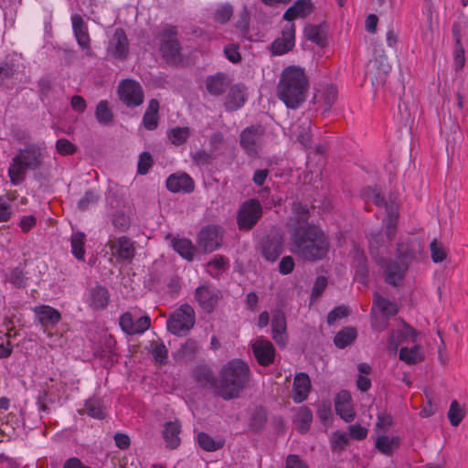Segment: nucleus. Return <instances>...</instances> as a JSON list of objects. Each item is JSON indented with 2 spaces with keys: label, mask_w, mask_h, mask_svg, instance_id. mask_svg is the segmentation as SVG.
Returning <instances> with one entry per match:
<instances>
[{
  "label": "nucleus",
  "mask_w": 468,
  "mask_h": 468,
  "mask_svg": "<svg viewBox=\"0 0 468 468\" xmlns=\"http://www.w3.org/2000/svg\"><path fill=\"white\" fill-rule=\"evenodd\" d=\"M292 251L304 261L315 262L326 258L330 241L325 232L315 224L290 233Z\"/></svg>",
  "instance_id": "1"
},
{
  "label": "nucleus",
  "mask_w": 468,
  "mask_h": 468,
  "mask_svg": "<svg viewBox=\"0 0 468 468\" xmlns=\"http://www.w3.org/2000/svg\"><path fill=\"white\" fill-rule=\"evenodd\" d=\"M308 89L309 80L304 69L288 66L281 74L277 94L287 108L295 110L305 101Z\"/></svg>",
  "instance_id": "2"
},
{
  "label": "nucleus",
  "mask_w": 468,
  "mask_h": 468,
  "mask_svg": "<svg viewBox=\"0 0 468 468\" xmlns=\"http://www.w3.org/2000/svg\"><path fill=\"white\" fill-rule=\"evenodd\" d=\"M250 367L240 359L229 361L220 370L218 394L229 400L237 398L250 379Z\"/></svg>",
  "instance_id": "3"
},
{
  "label": "nucleus",
  "mask_w": 468,
  "mask_h": 468,
  "mask_svg": "<svg viewBox=\"0 0 468 468\" xmlns=\"http://www.w3.org/2000/svg\"><path fill=\"white\" fill-rule=\"evenodd\" d=\"M41 162V150L37 144H29L19 149L12 158L7 171L11 184L20 185L25 180L27 171L37 169Z\"/></svg>",
  "instance_id": "4"
},
{
  "label": "nucleus",
  "mask_w": 468,
  "mask_h": 468,
  "mask_svg": "<svg viewBox=\"0 0 468 468\" xmlns=\"http://www.w3.org/2000/svg\"><path fill=\"white\" fill-rule=\"evenodd\" d=\"M411 262L410 256L399 255L396 259L381 258L379 265L383 271L385 282L394 287L402 284Z\"/></svg>",
  "instance_id": "5"
},
{
  "label": "nucleus",
  "mask_w": 468,
  "mask_h": 468,
  "mask_svg": "<svg viewBox=\"0 0 468 468\" xmlns=\"http://www.w3.org/2000/svg\"><path fill=\"white\" fill-rule=\"evenodd\" d=\"M195 322L196 314L193 307L183 304L170 314L166 321V328L176 336H185L193 328Z\"/></svg>",
  "instance_id": "6"
},
{
  "label": "nucleus",
  "mask_w": 468,
  "mask_h": 468,
  "mask_svg": "<svg viewBox=\"0 0 468 468\" xmlns=\"http://www.w3.org/2000/svg\"><path fill=\"white\" fill-rule=\"evenodd\" d=\"M176 35V27L172 25H165L159 34L160 51L167 62L176 63L179 60L181 47Z\"/></svg>",
  "instance_id": "7"
},
{
  "label": "nucleus",
  "mask_w": 468,
  "mask_h": 468,
  "mask_svg": "<svg viewBox=\"0 0 468 468\" xmlns=\"http://www.w3.org/2000/svg\"><path fill=\"white\" fill-rule=\"evenodd\" d=\"M262 216V207L256 198L243 202L238 211L237 224L240 230L251 229Z\"/></svg>",
  "instance_id": "8"
},
{
  "label": "nucleus",
  "mask_w": 468,
  "mask_h": 468,
  "mask_svg": "<svg viewBox=\"0 0 468 468\" xmlns=\"http://www.w3.org/2000/svg\"><path fill=\"white\" fill-rule=\"evenodd\" d=\"M264 129L261 125H252L244 129L239 135V144L250 157H257L263 144Z\"/></svg>",
  "instance_id": "9"
},
{
  "label": "nucleus",
  "mask_w": 468,
  "mask_h": 468,
  "mask_svg": "<svg viewBox=\"0 0 468 468\" xmlns=\"http://www.w3.org/2000/svg\"><path fill=\"white\" fill-rule=\"evenodd\" d=\"M120 100L127 107H137L144 101V91L139 82L127 79L120 82L118 87Z\"/></svg>",
  "instance_id": "10"
},
{
  "label": "nucleus",
  "mask_w": 468,
  "mask_h": 468,
  "mask_svg": "<svg viewBox=\"0 0 468 468\" xmlns=\"http://www.w3.org/2000/svg\"><path fill=\"white\" fill-rule=\"evenodd\" d=\"M221 228L218 226H206L198 233L197 242L205 252H213L218 250L221 245Z\"/></svg>",
  "instance_id": "11"
},
{
  "label": "nucleus",
  "mask_w": 468,
  "mask_h": 468,
  "mask_svg": "<svg viewBox=\"0 0 468 468\" xmlns=\"http://www.w3.org/2000/svg\"><path fill=\"white\" fill-rule=\"evenodd\" d=\"M195 299L200 308L207 314H211L218 302V291L208 283L199 285L195 291Z\"/></svg>",
  "instance_id": "12"
},
{
  "label": "nucleus",
  "mask_w": 468,
  "mask_h": 468,
  "mask_svg": "<svg viewBox=\"0 0 468 468\" xmlns=\"http://www.w3.org/2000/svg\"><path fill=\"white\" fill-rule=\"evenodd\" d=\"M70 19L73 35L76 38L78 45L81 48L82 50L86 52L88 56H90L92 51L90 47V37L87 23L84 21L83 17L79 14L72 15Z\"/></svg>",
  "instance_id": "13"
},
{
  "label": "nucleus",
  "mask_w": 468,
  "mask_h": 468,
  "mask_svg": "<svg viewBox=\"0 0 468 468\" xmlns=\"http://www.w3.org/2000/svg\"><path fill=\"white\" fill-rule=\"evenodd\" d=\"M251 349L261 366L268 367L274 362L275 348L271 341L259 337L252 343Z\"/></svg>",
  "instance_id": "14"
},
{
  "label": "nucleus",
  "mask_w": 468,
  "mask_h": 468,
  "mask_svg": "<svg viewBox=\"0 0 468 468\" xmlns=\"http://www.w3.org/2000/svg\"><path fill=\"white\" fill-rule=\"evenodd\" d=\"M310 211L307 205L294 201L292 205V212L288 219L291 232H296L299 229H305L308 225Z\"/></svg>",
  "instance_id": "15"
},
{
  "label": "nucleus",
  "mask_w": 468,
  "mask_h": 468,
  "mask_svg": "<svg viewBox=\"0 0 468 468\" xmlns=\"http://www.w3.org/2000/svg\"><path fill=\"white\" fill-rule=\"evenodd\" d=\"M166 187L172 193H191L194 191L195 184L186 173L173 174L166 179Z\"/></svg>",
  "instance_id": "16"
},
{
  "label": "nucleus",
  "mask_w": 468,
  "mask_h": 468,
  "mask_svg": "<svg viewBox=\"0 0 468 468\" xmlns=\"http://www.w3.org/2000/svg\"><path fill=\"white\" fill-rule=\"evenodd\" d=\"M335 409L337 415L346 422H351L355 419V410L351 404V395L346 390H341L335 399Z\"/></svg>",
  "instance_id": "17"
},
{
  "label": "nucleus",
  "mask_w": 468,
  "mask_h": 468,
  "mask_svg": "<svg viewBox=\"0 0 468 468\" xmlns=\"http://www.w3.org/2000/svg\"><path fill=\"white\" fill-rule=\"evenodd\" d=\"M312 388L311 379L306 373L300 372L294 376L292 384V400L302 403L307 399Z\"/></svg>",
  "instance_id": "18"
},
{
  "label": "nucleus",
  "mask_w": 468,
  "mask_h": 468,
  "mask_svg": "<svg viewBox=\"0 0 468 468\" xmlns=\"http://www.w3.org/2000/svg\"><path fill=\"white\" fill-rule=\"evenodd\" d=\"M80 415H87L92 419L102 420L107 416L106 407L102 400L96 396L84 400L83 408L78 410Z\"/></svg>",
  "instance_id": "19"
},
{
  "label": "nucleus",
  "mask_w": 468,
  "mask_h": 468,
  "mask_svg": "<svg viewBox=\"0 0 468 468\" xmlns=\"http://www.w3.org/2000/svg\"><path fill=\"white\" fill-rule=\"evenodd\" d=\"M247 88L244 84L237 83L230 87L225 107L227 111H237L243 107L247 101Z\"/></svg>",
  "instance_id": "20"
},
{
  "label": "nucleus",
  "mask_w": 468,
  "mask_h": 468,
  "mask_svg": "<svg viewBox=\"0 0 468 468\" xmlns=\"http://www.w3.org/2000/svg\"><path fill=\"white\" fill-rule=\"evenodd\" d=\"M283 251L282 237L268 236L261 243V254L268 261H275Z\"/></svg>",
  "instance_id": "21"
},
{
  "label": "nucleus",
  "mask_w": 468,
  "mask_h": 468,
  "mask_svg": "<svg viewBox=\"0 0 468 468\" xmlns=\"http://www.w3.org/2000/svg\"><path fill=\"white\" fill-rule=\"evenodd\" d=\"M89 305L96 311L104 310L110 303V292L106 287L96 284L89 290Z\"/></svg>",
  "instance_id": "22"
},
{
  "label": "nucleus",
  "mask_w": 468,
  "mask_h": 468,
  "mask_svg": "<svg viewBox=\"0 0 468 468\" xmlns=\"http://www.w3.org/2000/svg\"><path fill=\"white\" fill-rule=\"evenodd\" d=\"M205 82L208 93L212 96L218 97L225 93L230 80L227 74L218 72L215 75L208 76Z\"/></svg>",
  "instance_id": "23"
},
{
  "label": "nucleus",
  "mask_w": 468,
  "mask_h": 468,
  "mask_svg": "<svg viewBox=\"0 0 468 468\" xmlns=\"http://www.w3.org/2000/svg\"><path fill=\"white\" fill-rule=\"evenodd\" d=\"M113 255L122 261H131L135 254V248L133 241L127 237H120L112 245Z\"/></svg>",
  "instance_id": "24"
},
{
  "label": "nucleus",
  "mask_w": 468,
  "mask_h": 468,
  "mask_svg": "<svg viewBox=\"0 0 468 468\" xmlns=\"http://www.w3.org/2000/svg\"><path fill=\"white\" fill-rule=\"evenodd\" d=\"M112 54L115 58H123L127 56L129 50V42L123 29L117 28L113 34L109 47Z\"/></svg>",
  "instance_id": "25"
},
{
  "label": "nucleus",
  "mask_w": 468,
  "mask_h": 468,
  "mask_svg": "<svg viewBox=\"0 0 468 468\" xmlns=\"http://www.w3.org/2000/svg\"><path fill=\"white\" fill-rule=\"evenodd\" d=\"M286 318L283 313L276 312L271 319L272 339L280 346H285L287 342Z\"/></svg>",
  "instance_id": "26"
},
{
  "label": "nucleus",
  "mask_w": 468,
  "mask_h": 468,
  "mask_svg": "<svg viewBox=\"0 0 468 468\" xmlns=\"http://www.w3.org/2000/svg\"><path fill=\"white\" fill-rule=\"evenodd\" d=\"M35 314L43 327H53L61 320L60 313L49 305L36 307Z\"/></svg>",
  "instance_id": "27"
},
{
  "label": "nucleus",
  "mask_w": 468,
  "mask_h": 468,
  "mask_svg": "<svg viewBox=\"0 0 468 468\" xmlns=\"http://www.w3.org/2000/svg\"><path fill=\"white\" fill-rule=\"evenodd\" d=\"M181 423L177 420L168 421L165 424L162 433L166 447L176 449L180 445L181 439L179 435L181 433Z\"/></svg>",
  "instance_id": "28"
},
{
  "label": "nucleus",
  "mask_w": 468,
  "mask_h": 468,
  "mask_svg": "<svg viewBox=\"0 0 468 468\" xmlns=\"http://www.w3.org/2000/svg\"><path fill=\"white\" fill-rule=\"evenodd\" d=\"M312 10L313 4L311 0H297L285 11L283 18L291 22L296 18L307 16L311 14Z\"/></svg>",
  "instance_id": "29"
},
{
  "label": "nucleus",
  "mask_w": 468,
  "mask_h": 468,
  "mask_svg": "<svg viewBox=\"0 0 468 468\" xmlns=\"http://www.w3.org/2000/svg\"><path fill=\"white\" fill-rule=\"evenodd\" d=\"M159 101L156 99H152L149 101L148 107L143 116V124L148 131H154L157 128L159 122Z\"/></svg>",
  "instance_id": "30"
},
{
  "label": "nucleus",
  "mask_w": 468,
  "mask_h": 468,
  "mask_svg": "<svg viewBox=\"0 0 468 468\" xmlns=\"http://www.w3.org/2000/svg\"><path fill=\"white\" fill-rule=\"evenodd\" d=\"M171 245L182 258L188 261H193L196 248L190 239L176 237L171 240Z\"/></svg>",
  "instance_id": "31"
},
{
  "label": "nucleus",
  "mask_w": 468,
  "mask_h": 468,
  "mask_svg": "<svg viewBox=\"0 0 468 468\" xmlns=\"http://www.w3.org/2000/svg\"><path fill=\"white\" fill-rule=\"evenodd\" d=\"M400 439L399 436L380 435L376 439V449L384 455L390 456L394 451L399 448Z\"/></svg>",
  "instance_id": "32"
},
{
  "label": "nucleus",
  "mask_w": 468,
  "mask_h": 468,
  "mask_svg": "<svg viewBox=\"0 0 468 468\" xmlns=\"http://www.w3.org/2000/svg\"><path fill=\"white\" fill-rule=\"evenodd\" d=\"M373 305L377 306L386 318L393 317L399 313V306L395 302L384 298L377 292L374 294Z\"/></svg>",
  "instance_id": "33"
},
{
  "label": "nucleus",
  "mask_w": 468,
  "mask_h": 468,
  "mask_svg": "<svg viewBox=\"0 0 468 468\" xmlns=\"http://www.w3.org/2000/svg\"><path fill=\"white\" fill-rule=\"evenodd\" d=\"M312 421V410L306 406L300 407L294 418V423L296 424L297 431L301 433H306L310 429Z\"/></svg>",
  "instance_id": "34"
},
{
  "label": "nucleus",
  "mask_w": 468,
  "mask_h": 468,
  "mask_svg": "<svg viewBox=\"0 0 468 468\" xmlns=\"http://www.w3.org/2000/svg\"><path fill=\"white\" fill-rule=\"evenodd\" d=\"M197 441L200 448L206 452H216L221 449L225 444V440H214L209 434L204 431L197 433Z\"/></svg>",
  "instance_id": "35"
},
{
  "label": "nucleus",
  "mask_w": 468,
  "mask_h": 468,
  "mask_svg": "<svg viewBox=\"0 0 468 468\" xmlns=\"http://www.w3.org/2000/svg\"><path fill=\"white\" fill-rule=\"evenodd\" d=\"M311 122L303 121L301 124H294L292 127V133L296 140L304 147H308L311 143Z\"/></svg>",
  "instance_id": "36"
},
{
  "label": "nucleus",
  "mask_w": 468,
  "mask_h": 468,
  "mask_svg": "<svg viewBox=\"0 0 468 468\" xmlns=\"http://www.w3.org/2000/svg\"><path fill=\"white\" fill-rule=\"evenodd\" d=\"M85 238L83 232H74L70 238L71 253L78 261L85 260Z\"/></svg>",
  "instance_id": "37"
},
{
  "label": "nucleus",
  "mask_w": 468,
  "mask_h": 468,
  "mask_svg": "<svg viewBox=\"0 0 468 468\" xmlns=\"http://www.w3.org/2000/svg\"><path fill=\"white\" fill-rule=\"evenodd\" d=\"M356 335L355 328L346 327L335 335L334 343L338 348H345L356 338Z\"/></svg>",
  "instance_id": "38"
},
{
  "label": "nucleus",
  "mask_w": 468,
  "mask_h": 468,
  "mask_svg": "<svg viewBox=\"0 0 468 468\" xmlns=\"http://www.w3.org/2000/svg\"><path fill=\"white\" fill-rule=\"evenodd\" d=\"M423 358L420 347L417 345L410 348L402 347L399 351V359L408 365H414Z\"/></svg>",
  "instance_id": "39"
},
{
  "label": "nucleus",
  "mask_w": 468,
  "mask_h": 468,
  "mask_svg": "<svg viewBox=\"0 0 468 468\" xmlns=\"http://www.w3.org/2000/svg\"><path fill=\"white\" fill-rule=\"evenodd\" d=\"M294 43L292 37H278L271 44V53L275 56H282L292 49Z\"/></svg>",
  "instance_id": "40"
},
{
  "label": "nucleus",
  "mask_w": 468,
  "mask_h": 468,
  "mask_svg": "<svg viewBox=\"0 0 468 468\" xmlns=\"http://www.w3.org/2000/svg\"><path fill=\"white\" fill-rule=\"evenodd\" d=\"M95 117L101 124H109L112 122L113 114L109 108L107 101H101L95 109Z\"/></svg>",
  "instance_id": "41"
},
{
  "label": "nucleus",
  "mask_w": 468,
  "mask_h": 468,
  "mask_svg": "<svg viewBox=\"0 0 468 468\" xmlns=\"http://www.w3.org/2000/svg\"><path fill=\"white\" fill-rule=\"evenodd\" d=\"M398 212L393 207H387V217L385 219L386 235L391 240L396 233Z\"/></svg>",
  "instance_id": "42"
},
{
  "label": "nucleus",
  "mask_w": 468,
  "mask_h": 468,
  "mask_svg": "<svg viewBox=\"0 0 468 468\" xmlns=\"http://www.w3.org/2000/svg\"><path fill=\"white\" fill-rule=\"evenodd\" d=\"M189 135L190 130L188 127H176L167 133V136L174 145L183 144Z\"/></svg>",
  "instance_id": "43"
},
{
  "label": "nucleus",
  "mask_w": 468,
  "mask_h": 468,
  "mask_svg": "<svg viewBox=\"0 0 468 468\" xmlns=\"http://www.w3.org/2000/svg\"><path fill=\"white\" fill-rule=\"evenodd\" d=\"M7 280L14 287L24 288L27 285V277L22 268L16 267L10 270Z\"/></svg>",
  "instance_id": "44"
},
{
  "label": "nucleus",
  "mask_w": 468,
  "mask_h": 468,
  "mask_svg": "<svg viewBox=\"0 0 468 468\" xmlns=\"http://www.w3.org/2000/svg\"><path fill=\"white\" fill-rule=\"evenodd\" d=\"M267 421V414L264 409H256L250 420V428L253 431H260L263 429Z\"/></svg>",
  "instance_id": "45"
},
{
  "label": "nucleus",
  "mask_w": 468,
  "mask_h": 468,
  "mask_svg": "<svg viewBox=\"0 0 468 468\" xmlns=\"http://www.w3.org/2000/svg\"><path fill=\"white\" fill-rule=\"evenodd\" d=\"M448 418L454 427L458 426L464 418V411L456 400L452 401L450 405Z\"/></svg>",
  "instance_id": "46"
},
{
  "label": "nucleus",
  "mask_w": 468,
  "mask_h": 468,
  "mask_svg": "<svg viewBox=\"0 0 468 468\" xmlns=\"http://www.w3.org/2000/svg\"><path fill=\"white\" fill-rule=\"evenodd\" d=\"M430 248H431V260L438 263V262H441L443 261L445 259H446V251L443 248V246L441 245V242H439L437 239H433L431 244H430Z\"/></svg>",
  "instance_id": "47"
},
{
  "label": "nucleus",
  "mask_w": 468,
  "mask_h": 468,
  "mask_svg": "<svg viewBox=\"0 0 468 468\" xmlns=\"http://www.w3.org/2000/svg\"><path fill=\"white\" fill-rule=\"evenodd\" d=\"M151 353L156 362L164 363L167 358L168 350L164 343L154 342L151 346Z\"/></svg>",
  "instance_id": "48"
},
{
  "label": "nucleus",
  "mask_w": 468,
  "mask_h": 468,
  "mask_svg": "<svg viewBox=\"0 0 468 468\" xmlns=\"http://www.w3.org/2000/svg\"><path fill=\"white\" fill-rule=\"evenodd\" d=\"M154 164L152 155L148 152H143L139 156L137 173L146 175Z\"/></svg>",
  "instance_id": "49"
},
{
  "label": "nucleus",
  "mask_w": 468,
  "mask_h": 468,
  "mask_svg": "<svg viewBox=\"0 0 468 468\" xmlns=\"http://www.w3.org/2000/svg\"><path fill=\"white\" fill-rule=\"evenodd\" d=\"M56 149L61 155L73 154L77 151V147L66 138L58 139L56 142Z\"/></svg>",
  "instance_id": "50"
},
{
  "label": "nucleus",
  "mask_w": 468,
  "mask_h": 468,
  "mask_svg": "<svg viewBox=\"0 0 468 468\" xmlns=\"http://www.w3.org/2000/svg\"><path fill=\"white\" fill-rule=\"evenodd\" d=\"M233 15V8L230 5L225 4L218 6L215 12V20L219 23L228 22Z\"/></svg>",
  "instance_id": "51"
},
{
  "label": "nucleus",
  "mask_w": 468,
  "mask_h": 468,
  "mask_svg": "<svg viewBox=\"0 0 468 468\" xmlns=\"http://www.w3.org/2000/svg\"><path fill=\"white\" fill-rule=\"evenodd\" d=\"M133 317L130 313H124L122 314L119 318V324L122 328V330L127 334L133 335V324H134Z\"/></svg>",
  "instance_id": "52"
},
{
  "label": "nucleus",
  "mask_w": 468,
  "mask_h": 468,
  "mask_svg": "<svg viewBox=\"0 0 468 468\" xmlns=\"http://www.w3.org/2000/svg\"><path fill=\"white\" fill-rule=\"evenodd\" d=\"M457 47L454 51L453 67L455 70H461L465 64L464 49L460 44V39L456 37Z\"/></svg>",
  "instance_id": "53"
},
{
  "label": "nucleus",
  "mask_w": 468,
  "mask_h": 468,
  "mask_svg": "<svg viewBox=\"0 0 468 468\" xmlns=\"http://www.w3.org/2000/svg\"><path fill=\"white\" fill-rule=\"evenodd\" d=\"M327 286V279L324 276H318L314 283L311 299L314 300L322 295Z\"/></svg>",
  "instance_id": "54"
},
{
  "label": "nucleus",
  "mask_w": 468,
  "mask_h": 468,
  "mask_svg": "<svg viewBox=\"0 0 468 468\" xmlns=\"http://www.w3.org/2000/svg\"><path fill=\"white\" fill-rule=\"evenodd\" d=\"M305 35L307 38L318 45L322 44L324 37L321 29L317 26L310 25L305 27Z\"/></svg>",
  "instance_id": "55"
},
{
  "label": "nucleus",
  "mask_w": 468,
  "mask_h": 468,
  "mask_svg": "<svg viewBox=\"0 0 468 468\" xmlns=\"http://www.w3.org/2000/svg\"><path fill=\"white\" fill-rule=\"evenodd\" d=\"M151 326V319L148 315H143L133 324V335H142Z\"/></svg>",
  "instance_id": "56"
},
{
  "label": "nucleus",
  "mask_w": 468,
  "mask_h": 468,
  "mask_svg": "<svg viewBox=\"0 0 468 468\" xmlns=\"http://www.w3.org/2000/svg\"><path fill=\"white\" fill-rule=\"evenodd\" d=\"M196 378L203 384H213L215 378L212 371L207 367H200L196 371Z\"/></svg>",
  "instance_id": "57"
},
{
  "label": "nucleus",
  "mask_w": 468,
  "mask_h": 468,
  "mask_svg": "<svg viewBox=\"0 0 468 468\" xmlns=\"http://www.w3.org/2000/svg\"><path fill=\"white\" fill-rule=\"evenodd\" d=\"M295 266L294 260L292 256H284L279 263V272L287 275L292 272Z\"/></svg>",
  "instance_id": "58"
},
{
  "label": "nucleus",
  "mask_w": 468,
  "mask_h": 468,
  "mask_svg": "<svg viewBox=\"0 0 468 468\" xmlns=\"http://www.w3.org/2000/svg\"><path fill=\"white\" fill-rule=\"evenodd\" d=\"M97 200L98 197L93 191H87L78 202V207L81 210H85L95 204Z\"/></svg>",
  "instance_id": "59"
},
{
  "label": "nucleus",
  "mask_w": 468,
  "mask_h": 468,
  "mask_svg": "<svg viewBox=\"0 0 468 468\" xmlns=\"http://www.w3.org/2000/svg\"><path fill=\"white\" fill-rule=\"evenodd\" d=\"M13 347L10 343L9 335L4 334L0 335V358L10 356Z\"/></svg>",
  "instance_id": "60"
},
{
  "label": "nucleus",
  "mask_w": 468,
  "mask_h": 468,
  "mask_svg": "<svg viewBox=\"0 0 468 468\" xmlns=\"http://www.w3.org/2000/svg\"><path fill=\"white\" fill-rule=\"evenodd\" d=\"M348 315V310L345 306H337L333 309L327 315V323L333 324L335 321Z\"/></svg>",
  "instance_id": "61"
},
{
  "label": "nucleus",
  "mask_w": 468,
  "mask_h": 468,
  "mask_svg": "<svg viewBox=\"0 0 468 468\" xmlns=\"http://www.w3.org/2000/svg\"><path fill=\"white\" fill-rule=\"evenodd\" d=\"M356 279L362 284H367L368 280V269L366 261H359L356 270Z\"/></svg>",
  "instance_id": "62"
},
{
  "label": "nucleus",
  "mask_w": 468,
  "mask_h": 468,
  "mask_svg": "<svg viewBox=\"0 0 468 468\" xmlns=\"http://www.w3.org/2000/svg\"><path fill=\"white\" fill-rule=\"evenodd\" d=\"M317 416L324 425H327L332 420V410L330 405L323 403L317 410Z\"/></svg>",
  "instance_id": "63"
},
{
  "label": "nucleus",
  "mask_w": 468,
  "mask_h": 468,
  "mask_svg": "<svg viewBox=\"0 0 468 468\" xmlns=\"http://www.w3.org/2000/svg\"><path fill=\"white\" fill-rule=\"evenodd\" d=\"M285 468H308V466L298 455L290 454L286 458Z\"/></svg>",
  "instance_id": "64"
}]
</instances>
